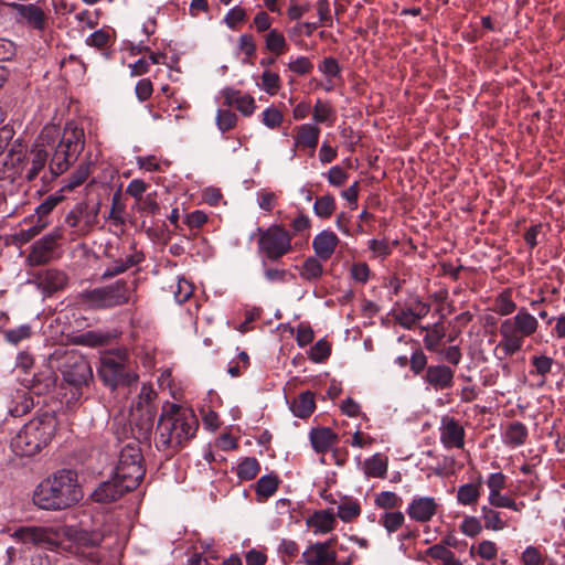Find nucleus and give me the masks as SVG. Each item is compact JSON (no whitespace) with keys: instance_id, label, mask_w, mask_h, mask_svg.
<instances>
[{"instance_id":"1","label":"nucleus","mask_w":565,"mask_h":565,"mask_svg":"<svg viewBox=\"0 0 565 565\" xmlns=\"http://www.w3.org/2000/svg\"><path fill=\"white\" fill-rule=\"evenodd\" d=\"M83 499L77 473L62 469L44 479L34 490L33 502L43 510H64Z\"/></svg>"},{"instance_id":"14","label":"nucleus","mask_w":565,"mask_h":565,"mask_svg":"<svg viewBox=\"0 0 565 565\" xmlns=\"http://www.w3.org/2000/svg\"><path fill=\"white\" fill-rule=\"evenodd\" d=\"M84 130L78 128L73 121L67 122L64 128V135L56 146L57 150H62V154L73 163L84 150Z\"/></svg>"},{"instance_id":"28","label":"nucleus","mask_w":565,"mask_h":565,"mask_svg":"<svg viewBox=\"0 0 565 565\" xmlns=\"http://www.w3.org/2000/svg\"><path fill=\"white\" fill-rule=\"evenodd\" d=\"M157 396V393L153 391L151 386L142 385L139 393V401L137 405L136 413H131V416L135 415L136 422L140 425L148 416H150L151 424L153 425V414L150 408V404ZM132 418L130 419V422Z\"/></svg>"},{"instance_id":"4","label":"nucleus","mask_w":565,"mask_h":565,"mask_svg":"<svg viewBox=\"0 0 565 565\" xmlns=\"http://www.w3.org/2000/svg\"><path fill=\"white\" fill-rule=\"evenodd\" d=\"M53 358L60 362L57 369L63 382L72 387L73 398L77 399L83 387L88 386L94 379L89 362L77 350L56 351Z\"/></svg>"},{"instance_id":"57","label":"nucleus","mask_w":565,"mask_h":565,"mask_svg":"<svg viewBox=\"0 0 565 565\" xmlns=\"http://www.w3.org/2000/svg\"><path fill=\"white\" fill-rule=\"evenodd\" d=\"M237 117L232 108H218L216 124L222 131L231 130L236 124Z\"/></svg>"},{"instance_id":"12","label":"nucleus","mask_w":565,"mask_h":565,"mask_svg":"<svg viewBox=\"0 0 565 565\" xmlns=\"http://www.w3.org/2000/svg\"><path fill=\"white\" fill-rule=\"evenodd\" d=\"M8 7L14 12V20L18 24L28 25L39 32H43L47 28V17L41 7L34 3L17 2H10Z\"/></svg>"},{"instance_id":"36","label":"nucleus","mask_w":565,"mask_h":565,"mask_svg":"<svg viewBox=\"0 0 565 565\" xmlns=\"http://www.w3.org/2000/svg\"><path fill=\"white\" fill-rule=\"evenodd\" d=\"M70 537L76 545L83 547L98 546L104 539L102 533L86 530H73L70 533Z\"/></svg>"},{"instance_id":"39","label":"nucleus","mask_w":565,"mask_h":565,"mask_svg":"<svg viewBox=\"0 0 565 565\" xmlns=\"http://www.w3.org/2000/svg\"><path fill=\"white\" fill-rule=\"evenodd\" d=\"M363 468L365 475L369 477L385 478L387 472V460L380 454H376L364 461Z\"/></svg>"},{"instance_id":"21","label":"nucleus","mask_w":565,"mask_h":565,"mask_svg":"<svg viewBox=\"0 0 565 565\" xmlns=\"http://www.w3.org/2000/svg\"><path fill=\"white\" fill-rule=\"evenodd\" d=\"M455 372L445 364L429 365L424 381L435 391L449 390L454 386Z\"/></svg>"},{"instance_id":"38","label":"nucleus","mask_w":565,"mask_h":565,"mask_svg":"<svg viewBox=\"0 0 565 565\" xmlns=\"http://www.w3.org/2000/svg\"><path fill=\"white\" fill-rule=\"evenodd\" d=\"M527 437V429L524 424L514 422L509 425L504 433V443L518 447L525 443Z\"/></svg>"},{"instance_id":"50","label":"nucleus","mask_w":565,"mask_h":565,"mask_svg":"<svg viewBox=\"0 0 565 565\" xmlns=\"http://www.w3.org/2000/svg\"><path fill=\"white\" fill-rule=\"evenodd\" d=\"M224 106H254L253 97L242 94L239 90L226 89L224 92Z\"/></svg>"},{"instance_id":"41","label":"nucleus","mask_w":565,"mask_h":565,"mask_svg":"<svg viewBox=\"0 0 565 565\" xmlns=\"http://www.w3.org/2000/svg\"><path fill=\"white\" fill-rule=\"evenodd\" d=\"M278 484L279 479L276 475L263 476L256 482V494L263 499H268L277 491Z\"/></svg>"},{"instance_id":"63","label":"nucleus","mask_w":565,"mask_h":565,"mask_svg":"<svg viewBox=\"0 0 565 565\" xmlns=\"http://www.w3.org/2000/svg\"><path fill=\"white\" fill-rule=\"evenodd\" d=\"M460 530L467 536L475 537L481 532L482 525L476 516H465Z\"/></svg>"},{"instance_id":"64","label":"nucleus","mask_w":565,"mask_h":565,"mask_svg":"<svg viewBox=\"0 0 565 565\" xmlns=\"http://www.w3.org/2000/svg\"><path fill=\"white\" fill-rule=\"evenodd\" d=\"M289 70L297 75H307L313 70L309 57L300 56L288 64Z\"/></svg>"},{"instance_id":"10","label":"nucleus","mask_w":565,"mask_h":565,"mask_svg":"<svg viewBox=\"0 0 565 565\" xmlns=\"http://www.w3.org/2000/svg\"><path fill=\"white\" fill-rule=\"evenodd\" d=\"M62 238L61 230L55 228L35 241L25 258L26 264L31 267L43 266L57 258L56 250Z\"/></svg>"},{"instance_id":"61","label":"nucleus","mask_w":565,"mask_h":565,"mask_svg":"<svg viewBox=\"0 0 565 565\" xmlns=\"http://www.w3.org/2000/svg\"><path fill=\"white\" fill-rule=\"evenodd\" d=\"M394 320L405 329H412L416 324L417 320L412 311V309L403 308L393 313Z\"/></svg>"},{"instance_id":"19","label":"nucleus","mask_w":565,"mask_h":565,"mask_svg":"<svg viewBox=\"0 0 565 565\" xmlns=\"http://www.w3.org/2000/svg\"><path fill=\"white\" fill-rule=\"evenodd\" d=\"M25 161L26 157L23 145L15 142L2 161V167H0V180H14L18 175H21L24 170Z\"/></svg>"},{"instance_id":"60","label":"nucleus","mask_w":565,"mask_h":565,"mask_svg":"<svg viewBox=\"0 0 565 565\" xmlns=\"http://www.w3.org/2000/svg\"><path fill=\"white\" fill-rule=\"evenodd\" d=\"M330 352H331L330 344L324 340H319L310 349V359L313 362L320 363V362L324 361L330 355Z\"/></svg>"},{"instance_id":"56","label":"nucleus","mask_w":565,"mask_h":565,"mask_svg":"<svg viewBox=\"0 0 565 565\" xmlns=\"http://www.w3.org/2000/svg\"><path fill=\"white\" fill-rule=\"evenodd\" d=\"M61 151L62 150H57V148H55V151L49 164L50 171L53 177H57L64 173L72 164V162L68 159H66V157H64V154H62Z\"/></svg>"},{"instance_id":"59","label":"nucleus","mask_w":565,"mask_h":565,"mask_svg":"<svg viewBox=\"0 0 565 565\" xmlns=\"http://www.w3.org/2000/svg\"><path fill=\"white\" fill-rule=\"evenodd\" d=\"M89 175L88 164H81L76 171L68 178L67 183L63 189L73 190L85 182Z\"/></svg>"},{"instance_id":"51","label":"nucleus","mask_w":565,"mask_h":565,"mask_svg":"<svg viewBox=\"0 0 565 565\" xmlns=\"http://www.w3.org/2000/svg\"><path fill=\"white\" fill-rule=\"evenodd\" d=\"M2 334L7 342L18 345L21 341L29 339L32 331L29 324H23L15 329L3 330Z\"/></svg>"},{"instance_id":"34","label":"nucleus","mask_w":565,"mask_h":565,"mask_svg":"<svg viewBox=\"0 0 565 565\" xmlns=\"http://www.w3.org/2000/svg\"><path fill=\"white\" fill-rule=\"evenodd\" d=\"M315 408V395L309 391L301 393L290 405L292 414L299 418L309 417Z\"/></svg>"},{"instance_id":"25","label":"nucleus","mask_w":565,"mask_h":565,"mask_svg":"<svg viewBox=\"0 0 565 565\" xmlns=\"http://www.w3.org/2000/svg\"><path fill=\"white\" fill-rule=\"evenodd\" d=\"M57 376L49 367L35 373L31 380L28 381L26 387L31 394L38 396L50 393L56 385Z\"/></svg>"},{"instance_id":"9","label":"nucleus","mask_w":565,"mask_h":565,"mask_svg":"<svg viewBox=\"0 0 565 565\" xmlns=\"http://www.w3.org/2000/svg\"><path fill=\"white\" fill-rule=\"evenodd\" d=\"M100 203L89 205L82 201L76 203L65 216V224L74 230L77 236H85L97 224Z\"/></svg>"},{"instance_id":"27","label":"nucleus","mask_w":565,"mask_h":565,"mask_svg":"<svg viewBox=\"0 0 565 565\" xmlns=\"http://www.w3.org/2000/svg\"><path fill=\"white\" fill-rule=\"evenodd\" d=\"M309 437L312 448L318 454H326L339 440L338 435L328 427L312 428Z\"/></svg>"},{"instance_id":"26","label":"nucleus","mask_w":565,"mask_h":565,"mask_svg":"<svg viewBox=\"0 0 565 565\" xmlns=\"http://www.w3.org/2000/svg\"><path fill=\"white\" fill-rule=\"evenodd\" d=\"M34 407V399L31 392L17 390L8 401L7 409L12 417H21Z\"/></svg>"},{"instance_id":"55","label":"nucleus","mask_w":565,"mask_h":565,"mask_svg":"<svg viewBox=\"0 0 565 565\" xmlns=\"http://www.w3.org/2000/svg\"><path fill=\"white\" fill-rule=\"evenodd\" d=\"M63 201V195L60 194H51L49 195L36 209L35 214L36 218H46L49 214L54 210V207Z\"/></svg>"},{"instance_id":"8","label":"nucleus","mask_w":565,"mask_h":565,"mask_svg":"<svg viewBox=\"0 0 565 565\" xmlns=\"http://www.w3.org/2000/svg\"><path fill=\"white\" fill-rule=\"evenodd\" d=\"M258 249L268 259L278 260L292 250L291 235L280 225L269 226L259 234Z\"/></svg>"},{"instance_id":"30","label":"nucleus","mask_w":565,"mask_h":565,"mask_svg":"<svg viewBox=\"0 0 565 565\" xmlns=\"http://www.w3.org/2000/svg\"><path fill=\"white\" fill-rule=\"evenodd\" d=\"M482 477L479 475L475 482L460 486L457 490V501L461 505H475L480 499Z\"/></svg>"},{"instance_id":"23","label":"nucleus","mask_w":565,"mask_h":565,"mask_svg":"<svg viewBox=\"0 0 565 565\" xmlns=\"http://www.w3.org/2000/svg\"><path fill=\"white\" fill-rule=\"evenodd\" d=\"M437 507L435 499L431 497H416L411 501L407 514L412 520L425 523L436 514Z\"/></svg>"},{"instance_id":"53","label":"nucleus","mask_w":565,"mask_h":565,"mask_svg":"<svg viewBox=\"0 0 565 565\" xmlns=\"http://www.w3.org/2000/svg\"><path fill=\"white\" fill-rule=\"evenodd\" d=\"M318 70L332 82L333 78H340L341 67L337 58L332 56L324 57L318 65Z\"/></svg>"},{"instance_id":"62","label":"nucleus","mask_w":565,"mask_h":565,"mask_svg":"<svg viewBox=\"0 0 565 565\" xmlns=\"http://www.w3.org/2000/svg\"><path fill=\"white\" fill-rule=\"evenodd\" d=\"M531 362L535 367V373L545 376L551 372L554 360L547 355H534Z\"/></svg>"},{"instance_id":"31","label":"nucleus","mask_w":565,"mask_h":565,"mask_svg":"<svg viewBox=\"0 0 565 565\" xmlns=\"http://www.w3.org/2000/svg\"><path fill=\"white\" fill-rule=\"evenodd\" d=\"M106 220L111 223L113 226L124 232L126 225V204L122 201L120 190L116 191L111 196V205Z\"/></svg>"},{"instance_id":"43","label":"nucleus","mask_w":565,"mask_h":565,"mask_svg":"<svg viewBox=\"0 0 565 565\" xmlns=\"http://www.w3.org/2000/svg\"><path fill=\"white\" fill-rule=\"evenodd\" d=\"M405 516L402 511H386L381 514L379 523L388 532L394 533L404 524Z\"/></svg>"},{"instance_id":"32","label":"nucleus","mask_w":565,"mask_h":565,"mask_svg":"<svg viewBox=\"0 0 565 565\" xmlns=\"http://www.w3.org/2000/svg\"><path fill=\"white\" fill-rule=\"evenodd\" d=\"M47 153L44 149H32L26 158L24 170L28 181L34 180L46 164Z\"/></svg>"},{"instance_id":"17","label":"nucleus","mask_w":565,"mask_h":565,"mask_svg":"<svg viewBox=\"0 0 565 565\" xmlns=\"http://www.w3.org/2000/svg\"><path fill=\"white\" fill-rule=\"evenodd\" d=\"M33 277L38 288L46 297L64 290L68 285L67 274L58 268L39 270Z\"/></svg>"},{"instance_id":"46","label":"nucleus","mask_w":565,"mask_h":565,"mask_svg":"<svg viewBox=\"0 0 565 565\" xmlns=\"http://www.w3.org/2000/svg\"><path fill=\"white\" fill-rule=\"evenodd\" d=\"M335 211V200L331 194L316 199L313 212L320 218H329Z\"/></svg>"},{"instance_id":"45","label":"nucleus","mask_w":565,"mask_h":565,"mask_svg":"<svg viewBox=\"0 0 565 565\" xmlns=\"http://www.w3.org/2000/svg\"><path fill=\"white\" fill-rule=\"evenodd\" d=\"M402 502V498L393 491H382L374 498V505L386 511L399 508Z\"/></svg>"},{"instance_id":"49","label":"nucleus","mask_w":565,"mask_h":565,"mask_svg":"<svg viewBox=\"0 0 565 565\" xmlns=\"http://www.w3.org/2000/svg\"><path fill=\"white\" fill-rule=\"evenodd\" d=\"M481 514L487 530L501 531L505 527V523L502 521L500 513L488 505L481 508Z\"/></svg>"},{"instance_id":"37","label":"nucleus","mask_w":565,"mask_h":565,"mask_svg":"<svg viewBox=\"0 0 565 565\" xmlns=\"http://www.w3.org/2000/svg\"><path fill=\"white\" fill-rule=\"evenodd\" d=\"M319 128L312 125H302L296 137L297 146L315 149L319 140Z\"/></svg>"},{"instance_id":"48","label":"nucleus","mask_w":565,"mask_h":565,"mask_svg":"<svg viewBox=\"0 0 565 565\" xmlns=\"http://www.w3.org/2000/svg\"><path fill=\"white\" fill-rule=\"evenodd\" d=\"M444 338L445 332L441 324L439 322L435 323L424 338L425 348L431 352H439V347Z\"/></svg>"},{"instance_id":"29","label":"nucleus","mask_w":565,"mask_h":565,"mask_svg":"<svg viewBox=\"0 0 565 565\" xmlns=\"http://www.w3.org/2000/svg\"><path fill=\"white\" fill-rule=\"evenodd\" d=\"M179 444L181 443V437L183 435L185 440L194 437L198 428H199V419L195 416L192 408L183 407L179 404Z\"/></svg>"},{"instance_id":"33","label":"nucleus","mask_w":565,"mask_h":565,"mask_svg":"<svg viewBox=\"0 0 565 565\" xmlns=\"http://www.w3.org/2000/svg\"><path fill=\"white\" fill-rule=\"evenodd\" d=\"M142 254L135 253L131 255H127L125 258L116 259L113 262L110 266L106 268V270L102 275V278L109 279L119 274H122L129 268L138 265L142 260Z\"/></svg>"},{"instance_id":"7","label":"nucleus","mask_w":565,"mask_h":565,"mask_svg":"<svg viewBox=\"0 0 565 565\" xmlns=\"http://www.w3.org/2000/svg\"><path fill=\"white\" fill-rule=\"evenodd\" d=\"M132 285H135V281ZM132 291L134 286H129L124 279H119L111 285L82 292L81 299L94 309L114 308L128 303Z\"/></svg>"},{"instance_id":"3","label":"nucleus","mask_w":565,"mask_h":565,"mask_svg":"<svg viewBox=\"0 0 565 565\" xmlns=\"http://www.w3.org/2000/svg\"><path fill=\"white\" fill-rule=\"evenodd\" d=\"M56 429L55 414L45 412L24 424L11 439L10 447L18 456H34L52 441Z\"/></svg>"},{"instance_id":"20","label":"nucleus","mask_w":565,"mask_h":565,"mask_svg":"<svg viewBox=\"0 0 565 565\" xmlns=\"http://www.w3.org/2000/svg\"><path fill=\"white\" fill-rule=\"evenodd\" d=\"M125 484L127 483L117 478V473L114 472V476L110 480L104 481L98 486V488L92 493V498L95 502L98 503L114 502L121 498L125 493L134 490L127 489Z\"/></svg>"},{"instance_id":"13","label":"nucleus","mask_w":565,"mask_h":565,"mask_svg":"<svg viewBox=\"0 0 565 565\" xmlns=\"http://www.w3.org/2000/svg\"><path fill=\"white\" fill-rule=\"evenodd\" d=\"M84 130L78 128L73 121L67 122L64 128V135L56 146L57 150H62V154L73 163L84 150Z\"/></svg>"},{"instance_id":"54","label":"nucleus","mask_w":565,"mask_h":565,"mask_svg":"<svg viewBox=\"0 0 565 565\" xmlns=\"http://www.w3.org/2000/svg\"><path fill=\"white\" fill-rule=\"evenodd\" d=\"M47 225H49V220L36 218L34 225L30 226L26 230H20L17 233V239L20 241L21 243H28L33 237L39 235Z\"/></svg>"},{"instance_id":"35","label":"nucleus","mask_w":565,"mask_h":565,"mask_svg":"<svg viewBox=\"0 0 565 565\" xmlns=\"http://www.w3.org/2000/svg\"><path fill=\"white\" fill-rule=\"evenodd\" d=\"M335 518L333 513L322 510L316 512L309 520L308 525L315 529L316 533H328L333 530Z\"/></svg>"},{"instance_id":"16","label":"nucleus","mask_w":565,"mask_h":565,"mask_svg":"<svg viewBox=\"0 0 565 565\" xmlns=\"http://www.w3.org/2000/svg\"><path fill=\"white\" fill-rule=\"evenodd\" d=\"M14 537L23 543H31L47 550L58 545V534L50 527L23 526L14 532Z\"/></svg>"},{"instance_id":"15","label":"nucleus","mask_w":565,"mask_h":565,"mask_svg":"<svg viewBox=\"0 0 565 565\" xmlns=\"http://www.w3.org/2000/svg\"><path fill=\"white\" fill-rule=\"evenodd\" d=\"M84 130L78 128L73 121L67 122L64 128V135L56 146L57 150H62V154L73 163L84 150Z\"/></svg>"},{"instance_id":"58","label":"nucleus","mask_w":565,"mask_h":565,"mask_svg":"<svg viewBox=\"0 0 565 565\" xmlns=\"http://www.w3.org/2000/svg\"><path fill=\"white\" fill-rule=\"evenodd\" d=\"M260 87L268 94L275 95L280 88V77L277 73L265 71L263 72Z\"/></svg>"},{"instance_id":"5","label":"nucleus","mask_w":565,"mask_h":565,"mask_svg":"<svg viewBox=\"0 0 565 565\" xmlns=\"http://www.w3.org/2000/svg\"><path fill=\"white\" fill-rule=\"evenodd\" d=\"M97 374L103 383L113 390L119 386H130L138 381V375L134 372L129 355L125 350L104 353L100 356Z\"/></svg>"},{"instance_id":"24","label":"nucleus","mask_w":565,"mask_h":565,"mask_svg":"<svg viewBox=\"0 0 565 565\" xmlns=\"http://www.w3.org/2000/svg\"><path fill=\"white\" fill-rule=\"evenodd\" d=\"M339 243L340 239L335 233L330 230H324L315 236L312 248L319 259L327 262L335 252Z\"/></svg>"},{"instance_id":"2","label":"nucleus","mask_w":565,"mask_h":565,"mask_svg":"<svg viewBox=\"0 0 565 565\" xmlns=\"http://www.w3.org/2000/svg\"><path fill=\"white\" fill-rule=\"evenodd\" d=\"M132 438L121 447L119 451L118 462L115 468L117 478L125 481L127 489H136L145 477L146 470L142 466V454L140 449V440L147 439L152 429L150 416L146 418L140 425L136 422L135 415L130 422Z\"/></svg>"},{"instance_id":"52","label":"nucleus","mask_w":565,"mask_h":565,"mask_svg":"<svg viewBox=\"0 0 565 565\" xmlns=\"http://www.w3.org/2000/svg\"><path fill=\"white\" fill-rule=\"evenodd\" d=\"M361 513V507L356 501H345L338 505L337 515L343 522H351Z\"/></svg>"},{"instance_id":"42","label":"nucleus","mask_w":565,"mask_h":565,"mask_svg":"<svg viewBox=\"0 0 565 565\" xmlns=\"http://www.w3.org/2000/svg\"><path fill=\"white\" fill-rule=\"evenodd\" d=\"M109 337L105 333L96 331H87L82 334L75 335L72 339L74 344L86 345L90 348L104 345L108 342Z\"/></svg>"},{"instance_id":"47","label":"nucleus","mask_w":565,"mask_h":565,"mask_svg":"<svg viewBox=\"0 0 565 565\" xmlns=\"http://www.w3.org/2000/svg\"><path fill=\"white\" fill-rule=\"evenodd\" d=\"M265 42L266 49L277 56L282 54L287 46L284 34L276 29H273L267 33Z\"/></svg>"},{"instance_id":"11","label":"nucleus","mask_w":565,"mask_h":565,"mask_svg":"<svg viewBox=\"0 0 565 565\" xmlns=\"http://www.w3.org/2000/svg\"><path fill=\"white\" fill-rule=\"evenodd\" d=\"M177 428V403L167 402L158 420L156 431V446L159 450L166 451L172 446L173 431Z\"/></svg>"},{"instance_id":"22","label":"nucleus","mask_w":565,"mask_h":565,"mask_svg":"<svg viewBox=\"0 0 565 565\" xmlns=\"http://www.w3.org/2000/svg\"><path fill=\"white\" fill-rule=\"evenodd\" d=\"M440 440L446 448H462L465 429L454 417H444L440 427Z\"/></svg>"},{"instance_id":"44","label":"nucleus","mask_w":565,"mask_h":565,"mask_svg":"<svg viewBox=\"0 0 565 565\" xmlns=\"http://www.w3.org/2000/svg\"><path fill=\"white\" fill-rule=\"evenodd\" d=\"M260 470L259 462L256 458L246 457L237 466L236 475L241 480L254 479Z\"/></svg>"},{"instance_id":"6","label":"nucleus","mask_w":565,"mask_h":565,"mask_svg":"<svg viewBox=\"0 0 565 565\" xmlns=\"http://www.w3.org/2000/svg\"><path fill=\"white\" fill-rule=\"evenodd\" d=\"M539 322L534 316L525 309H521L518 313L501 322L499 332L501 341L498 348L505 355H513L519 352L523 344V339L533 334L537 329Z\"/></svg>"},{"instance_id":"40","label":"nucleus","mask_w":565,"mask_h":565,"mask_svg":"<svg viewBox=\"0 0 565 565\" xmlns=\"http://www.w3.org/2000/svg\"><path fill=\"white\" fill-rule=\"evenodd\" d=\"M323 274V267L321 264V259L317 256L308 257L300 269V277L308 281H313L319 279Z\"/></svg>"},{"instance_id":"18","label":"nucleus","mask_w":565,"mask_h":565,"mask_svg":"<svg viewBox=\"0 0 565 565\" xmlns=\"http://www.w3.org/2000/svg\"><path fill=\"white\" fill-rule=\"evenodd\" d=\"M302 559L306 565H351L352 563L351 557L344 562H338L337 553L331 550L330 542L310 545L302 553Z\"/></svg>"}]
</instances>
